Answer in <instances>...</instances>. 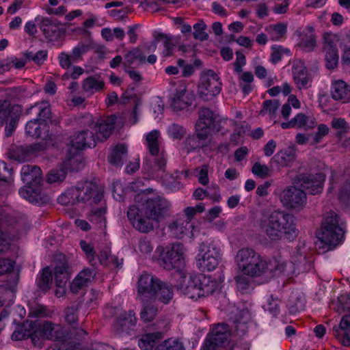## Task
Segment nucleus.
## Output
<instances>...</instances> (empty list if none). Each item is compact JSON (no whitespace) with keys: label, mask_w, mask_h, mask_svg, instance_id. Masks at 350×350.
I'll return each instance as SVG.
<instances>
[{"label":"nucleus","mask_w":350,"mask_h":350,"mask_svg":"<svg viewBox=\"0 0 350 350\" xmlns=\"http://www.w3.org/2000/svg\"><path fill=\"white\" fill-rule=\"evenodd\" d=\"M170 208V202L163 196L157 195L144 199L139 206H131L127 217L136 230L147 233L165 219Z\"/></svg>","instance_id":"obj_1"},{"label":"nucleus","mask_w":350,"mask_h":350,"mask_svg":"<svg viewBox=\"0 0 350 350\" xmlns=\"http://www.w3.org/2000/svg\"><path fill=\"white\" fill-rule=\"evenodd\" d=\"M260 228L267 237L273 241L284 237L293 239L297 237V229L293 215L280 211L266 212L260 220Z\"/></svg>","instance_id":"obj_2"},{"label":"nucleus","mask_w":350,"mask_h":350,"mask_svg":"<svg viewBox=\"0 0 350 350\" xmlns=\"http://www.w3.org/2000/svg\"><path fill=\"white\" fill-rule=\"evenodd\" d=\"M179 280L176 285L178 291L185 297L197 300L207 297L218 288L217 282L211 276L204 274H190L178 272Z\"/></svg>","instance_id":"obj_3"},{"label":"nucleus","mask_w":350,"mask_h":350,"mask_svg":"<svg viewBox=\"0 0 350 350\" xmlns=\"http://www.w3.org/2000/svg\"><path fill=\"white\" fill-rule=\"evenodd\" d=\"M345 234V223L340 219L337 213L330 211L326 215L322 223L321 232L319 239L327 245V250H332L338 245L343 239Z\"/></svg>","instance_id":"obj_4"},{"label":"nucleus","mask_w":350,"mask_h":350,"mask_svg":"<svg viewBox=\"0 0 350 350\" xmlns=\"http://www.w3.org/2000/svg\"><path fill=\"white\" fill-rule=\"evenodd\" d=\"M186 250L180 243H173L161 248L159 262L164 269L170 271L179 270L185 262Z\"/></svg>","instance_id":"obj_5"},{"label":"nucleus","mask_w":350,"mask_h":350,"mask_svg":"<svg viewBox=\"0 0 350 350\" xmlns=\"http://www.w3.org/2000/svg\"><path fill=\"white\" fill-rule=\"evenodd\" d=\"M81 123L87 125L90 131H92L96 141H104L111 135L116 124L113 116L103 117L94 121L92 115L87 114L83 117Z\"/></svg>","instance_id":"obj_6"},{"label":"nucleus","mask_w":350,"mask_h":350,"mask_svg":"<svg viewBox=\"0 0 350 350\" xmlns=\"http://www.w3.org/2000/svg\"><path fill=\"white\" fill-rule=\"evenodd\" d=\"M221 90V82L219 76L213 70L204 72L198 86L199 96L205 100H209L218 95Z\"/></svg>","instance_id":"obj_7"},{"label":"nucleus","mask_w":350,"mask_h":350,"mask_svg":"<svg viewBox=\"0 0 350 350\" xmlns=\"http://www.w3.org/2000/svg\"><path fill=\"white\" fill-rule=\"evenodd\" d=\"M198 255V267L202 271L214 270L219 264L221 255L219 246L214 242L208 245L202 243Z\"/></svg>","instance_id":"obj_8"},{"label":"nucleus","mask_w":350,"mask_h":350,"mask_svg":"<svg viewBox=\"0 0 350 350\" xmlns=\"http://www.w3.org/2000/svg\"><path fill=\"white\" fill-rule=\"evenodd\" d=\"M25 131L28 135L40 137L42 133L44 134L43 139L41 142L34 144L31 147V152H40L49 149L51 146L54 144L52 143L53 139L49 132V126L47 123L40 122L38 120H30L25 126Z\"/></svg>","instance_id":"obj_9"},{"label":"nucleus","mask_w":350,"mask_h":350,"mask_svg":"<svg viewBox=\"0 0 350 350\" xmlns=\"http://www.w3.org/2000/svg\"><path fill=\"white\" fill-rule=\"evenodd\" d=\"M74 187L72 194L77 196L78 202H87L98 204L103 197V191L94 181L85 180L78 183Z\"/></svg>","instance_id":"obj_10"},{"label":"nucleus","mask_w":350,"mask_h":350,"mask_svg":"<svg viewBox=\"0 0 350 350\" xmlns=\"http://www.w3.org/2000/svg\"><path fill=\"white\" fill-rule=\"evenodd\" d=\"M161 281L152 274L144 273L139 277L137 282V296L141 301H151L157 296V290L159 288Z\"/></svg>","instance_id":"obj_11"},{"label":"nucleus","mask_w":350,"mask_h":350,"mask_svg":"<svg viewBox=\"0 0 350 350\" xmlns=\"http://www.w3.org/2000/svg\"><path fill=\"white\" fill-rule=\"evenodd\" d=\"M280 202L284 206L295 211H300L306 204V193L295 187H288L280 195Z\"/></svg>","instance_id":"obj_12"},{"label":"nucleus","mask_w":350,"mask_h":350,"mask_svg":"<svg viewBox=\"0 0 350 350\" xmlns=\"http://www.w3.org/2000/svg\"><path fill=\"white\" fill-rule=\"evenodd\" d=\"M325 175L322 172L313 174H299L295 182L311 195L319 194L322 192Z\"/></svg>","instance_id":"obj_13"},{"label":"nucleus","mask_w":350,"mask_h":350,"mask_svg":"<svg viewBox=\"0 0 350 350\" xmlns=\"http://www.w3.org/2000/svg\"><path fill=\"white\" fill-rule=\"evenodd\" d=\"M199 117L196 124V132L199 139H205L210 135L215 121L216 116L207 108L199 111Z\"/></svg>","instance_id":"obj_14"},{"label":"nucleus","mask_w":350,"mask_h":350,"mask_svg":"<svg viewBox=\"0 0 350 350\" xmlns=\"http://www.w3.org/2000/svg\"><path fill=\"white\" fill-rule=\"evenodd\" d=\"M168 230L170 234L177 239L191 238L193 236V225L184 216H179L173 220L169 224Z\"/></svg>","instance_id":"obj_15"},{"label":"nucleus","mask_w":350,"mask_h":350,"mask_svg":"<svg viewBox=\"0 0 350 350\" xmlns=\"http://www.w3.org/2000/svg\"><path fill=\"white\" fill-rule=\"evenodd\" d=\"M113 310L115 311V314L117 315L114 323V328L116 331H124L135 325L136 317L133 310H129L128 312H123L120 308L113 309L110 308L107 309L106 313L111 314Z\"/></svg>","instance_id":"obj_16"},{"label":"nucleus","mask_w":350,"mask_h":350,"mask_svg":"<svg viewBox=\"0 0 350 350\" xmlns=\"http://www.w3.org/2000/svg\"><path fill=\"white\" fill-rule=\"evenodd\" d=\"M193 100V95L187 91L185 84H180L171 96V105L176 110H181L191 105Z\"/></svg>","instance_id":"obj_17"},{"label":"nucleus","mask_w":350,"mask_h":350,"mask_svg":"<svg viewBox=\"0 0 350 350\" xmlns=\"http://www.w3.org/2000/svg\"><path fill=\"white\" fill-rule=\"evenodd\" d=\"M35 321H27L19 326L12 334L14 340H21L30 338L35 346L40 347V338L37 339V333L35 332Z\"/></svg>","instance_id":"obj_18"},{"label":"nucleus","mask_w":350,"mask_h":350,"mask_svg":"<svg viewBox=\"0 0 350 350\" xmlns=\"http://www.w3.org/2000/svg\"><path fill=\"white\" fill-rule=\"evenodd\" d=\"M316 124V119L313 116H307L303 113H299L291 120L282 122L281 127L284 129L297 128L307 130L313 129Z\"/></svg>","instance_id":"obj_19"},{"label":"nucleus","mask_w":350,"mask_h":350,"mask_svg":"<svg viewBox=\"0 0 350 350\" xmlns=\"http://www.w3.org/2000/svg\"><path fill=\"white\" fill-rule=\"evenodd\" d=\"M70 144L76 150H84L96 145L95 137L92 131L88 128L74 135L70 140Z\"/></svg>","instance_id":"obj_20"},{"label":"nucleus","mask_w":350,"mask_h":350,"mask_svg":"<svg viewBox=\"0 0 350 350\" xmlns=\"http://www.w3.org/2000/svg\"><path fill=\"white\" fill-rule=\"evenodd\" d=\"M292 73L294 81L299 89L306 88L308 86L310 77L304 62L299 59L293 61Z\"/></svg>","instance_id":"obj_21"},{"label":"nucleus","mask_w":350,"mask_h":350,"mask_svg":"<svg viewBox=\"0 0 350 350\" xmlns=\"http://www.w3.org/2000/svg\"><path fill=\"white\" fill-rule=\"evenodd\" d=\"M333 334L342 345L350 346V314L344 315L340 323L333 327Z\"/></svg>","instance_id":"obj_22"},{"label":"nucleus","mask_w":350,"mask_h":350,"mask_svg":"<svg viewBox=\"0 0 350 350\" xmlns=\"http://www.w3.org/2000/svg\"><path fill=\"white\" fill-rule=\"evenodd\" d=\"M21 179L23 183L32 186H40L42 181V170L36 165H25L21 169Z\"/></svg>","instance_id":"obj_23"},{"label":"nucleus","mask_w":350,"mask_h":350,"mask_svg":"<svg viewBox=\"0 0 350 350\" xmlns=\"http://www.w3.org/2000/svg\"><path fill=\"white\" fill-rule=\"evenodd\" d=\"M265 277L272 278L276 274H281L286 271V260L281 256L277 255L268 260H266Z\"/></svg>","instance_id":"obj_24"},{"label":"nucleus","mask_w":350,"mask_h":350,"mask_svg":"<svg viewBox=\"0 0 350 350\" xmlns=\"http://www.w3.org/2000/svg\"><path fill=\"white\" fill-rule=\"evenodd\" d=\"M266 266V260L257 253L242 274L252 278L265 276Z\"/></svg>","instance_id":"obj_25"},{"label":"nucleus","mask_w":350,"mask_h":350,"mask_svg":"<svg viewBox=\"0 0 350 350\" xmlns=\"http://www.w3.org/2000/svg\"><path fill=\"white\" fill-rule=\"evenodd\" d=\"M94 272L89 269L80 271L70 284V291L77 293L86 287L94 279Z\"/></svg>","instance_id":"obj_26"},{"label":"nucleus","mask_w":350,"mask_h":350,"mask_svg":"<svg viewBox=\"0 0 350 350\" xmlns=\"http://www.w3.org/2000/svg\"><path fill=\"white\" fill-rule=\"evenodd\" d=\"M55 280L56 284L55 295L62 297L66 293V286L69 280L68 273L65 265L56 266L55 268Z\"/></svg>","instance_id":"obj_27"},{"label":"nucleus","mask_w":350,"mask_h":350,"mask_svg":"<svg viewBox=\"0 0 350 350\" xmlns=\"http://www.w3.org/2000/svg\"><path fill=\"white\" fill-rule=\"evenodd\" d=\"M332 98L342 103L350 102V86L342 80H336L332 82L331 88Z\"/></svg>","instance_id":"obj_28"},{"label":"nucleus","mask_w":350,"mask_h":350,"mask_svg":"<svg viewBox=\"0 0 350 350\" xmlns=\"http://www.w3.org/2000/svg\"><path fill=\"white\" fill-rule=\"evenodd\" d=\"M251 319V314L247 310H242L235 314L233 324L238 335L243 336L247 333Z\"/></svg>","instance_id":"obj_29"},{"label":"nucleus","mask_w":350,"mask_h":350,"mask_svg":"<svg viewBox=\"0 0 350 350\" xmlns=\"http://www.w3.org/2000/svg\"><path fill=\"white\" fill-rule=\"evenodd\" d=\"M299 46L305 51H311L317 46L316 36L312 27L304 28L299 35Z\"/></svg>","instance_id":"obj_30"},{"label":"nucleus","mask_w":350,"mask_h":350,"mask_svg":"<svg viewBox=\"0 0 350 350\" xmlns=\"http://www.w3.org/2000/svg\"><path fill=\"white\" fill-rule=\"evenodd\" d=\"M256 252L251 247H243L238 250L234 257V260L239 271L243 273L246 267L250 264L254 256H256Z\"/></svg>","instance_id":"obj_31"},{"label":"nucleus","mask_w":350,"mask_h":350,"mask_svg":"<svg viewBox=\"0 0 350 350\" xmlns=\"http://www.w3.org/2000/svg\"><path fill=\"white\" fill-rule=\"evenodd\" d=\"M85 165V159L83 154H67L61 166L67 173L81 170Z\"/></svg>","instance_id":"obj_32"},{"label":"nucleus","mask_w":350,"mask_h":350,"mask_svg":"<svg viewBox=\"0 0 350 350\" xmlns=\"http://www.w3.org/2000/svg\"><path fill=\"white\" fill-rule=\"evenodd\" d=\"M35 21L45 36L50 39L55 36L59 27V23L57 21L47 17L38 16L35 18Z\"/></svg>","instance_id":"obj_33"},{"label":"nucleus","mask_w":350,"mask_h":350,"mask_svg":"<svg viewBox=\"0 0 350 350\" xmlns=\"http://www.w3.org/2000/svg\"><path fill=\"white\" fill-rule=\"evenodd\" d=\"M166 165V159L163 154H148L146 157L144 167L150 172L154 173L163 170Z\"/></svg>","instance_id":"obj_34"},{"label":"nucleus","mask_w":350,"mask_h":350,"mask_svg":"<svg viewBox=\"0 0 350 350\" xmlns=\"http://www.w3.org/2000/svg\"><path fill=\"white\" fill-rule=\"evenodd\" d=\"M228 328L226 324L215 325L211 332L208 340L215 345L222 346L228 342Z\"/></svg>","instance_id":"obj_35"},{"label":"nucleus","mask_w":350,"mask_h":350,"mask_svg":"<svg viewBox=\"0 0 350 350\" xmlns=\"http://www.w3.org/2000/svg\"><path fill=\"white\" fill-rule=\"evenodd\" d=\"M323 49L338 50V46L342 49L346 42V39L343 36L331 32L325 33L323 36Z\"/></svg>","instance_id":"obj_36"},{"label":"nucleus","mask_w":350,"mask_h":350,"mask_svg":"<svg viewBox=\"0 0 350 350\" xmlns=\"http://www.w3.org/2000/svg\"><path fill=\"white\" fill-rule=\"evenodd\" d=\"M104 85L103 80L98 76L89 77L84 79L82 83L83 91L90 94H93L101 90Z\"/></svg>","instance_id":"obj_37"},{"label":"nucleus","mask_w":350,"mask_h":350,"mask_svg":"<svg viewBox=\"0 0 350 350\" xmlns=\"http://www.w3.org/2000/svg\"><path fill=\"white\" fill-rule=\"evenodd\" d=\"M35 332H38L37 339L40 338V345H42V340L45 338L48 339L56 338V336L53 335V331L57 325L50 322H45L42 326L37 322H35Z\"/></svg>","instance_id":"obj_38"},{"label":"nucleus","mask_w":350,"mask_h":350,"mask_svg":"<svg viewBox=\"0 0 350 350\" xmlns=\"http://www.w3.org/2000/svg\"><path fill=\"white\" fill-rule=\"evenodd\" d=\"M143 307L140 312L141 319L145 322L152 321L156 317L158 308L154 301H142Z\"/></svg>","instance_id":"obj_39"},{"label":"nucleus","mask_w":350,"mask_h":350,"mask_svg":"<svg viewBox=\"0 0 350 350\" xmlns=\"http://www.w3.org/2000/svg\"><path fill=\"white\" fill-rule=\"evenodd\" d=\"M173 291L170 286L165 282H161L159 288L157 290V296L154 299L156 303L157 301L163 303V304H167L173 298Z\"/></svg>","instance_id":"obj_40"},{"label":"nucleus","mask_w":350,"mask_h":350,"mask_svg":"<svg viewBox=\"0 0 350 350\" xmlns=\"http://www.w3.org/2000/svg\"><path fill=\"white\" fill-rule=\"evenodd\" d=\"M162 338L160 332L143 335L138 341V345L142 350H152L156 343Z\"/></svg>","instance_id":"obj_41"},{"label":"nucleus","mask_w":350,"mask_h":350,"mask_svg":"<svg viewBox=\"0 0 350 350\" xmlns=\"http://www.w3.org/2000/svg\"><path fill=\"white\" fill-rule=\"evenodd\" d=\"M41 192L40 186L27 185L19 190L20 196L30 202H38Z\"/></svg>","instance_id":"obj_42"},{"label":"nucleus","mask_w":350,"mask_h":350,"mask_svg":"<svg viewBox=\"0 0 350 350\" xmlns=\"http://www.w3.org/2000/svg\"><path fill=\"white\" fill-rule=\"evenodd\" d=\"M331 127L338 137L345 136L350 131V125L343 118H334L331 121Z\"/></svg>","instance_id":"obj_43"},{"label":"nucleus","mask_w":350,"mask_h":350,"mask_svg":"<svg viewBox=\"0 0 350 350\" xmlns=\"http://www.w3.org/2000/svg\"><path fill=\"white\" fill-rule=\"evenodd\" d=\"M15 298V289L8 284L0 285V306L11 305Z\"/></svg>","instance_id":"obj_44"},{"label":"nucleus","mask_w":350,"mask_h":350,"mask_svg":"<svg viewBox=\"0 0 350 350\" xmlns=\"http://www.w3.org/2000/svg\"><path fill=\"white\" fill-rule=\"evenodd\" d=\"M287 26L284 23L270 25L265 28V31L273 40H280L286 33Z\"/></svg>","instance_id":"obj_45"},{"label":"nucleus","mask_w":350,"mask_h":350,"mask_svg":"<svg viewBox=\"0 0 350 350\" xmlns=\"http://www.w3.org/2000/svg\"><path fill=\"white\" fill-rule=\"evenodd\" d=\"M279 106L280 103L277 100H267L264 102L260 114L262 116H267L270 120H274Z\"/></svg>","instance_id":"obj_46"},{"label":"nucleus","mask_w":350,"mask_h":350,"mask_svg":"<svg viewBox=\"0 0 350 350\" xmlns=\"http://www.w3.org/2000/svg\"><path fill=\"white\" fill-rule=\"evenodd\" d=\"M160 132L158 130H152L146 135V145L150 153H158L161 150L159 147Z\"/></svg>","instance_id":"obj_47"},{"label":"nucleus","mask_w":350,"mask_h":350,"mask_svg":"<svg viewBox=\"0 0 350 350\" xmlns=\"http://www.w3.org/2000/svg\"><path fill=\"white\" fill-rule=\"evenodd\" d=\"M99 261L101 264L108 265L110 263L118 267L123 262L122 258H118L116 256L111 255V251L108 248H105L100 251L98 256Z\"/></svg>","instance_id":"obj_48"},{"label":"nucleus","mask_w":350,"mask_h":350,"mask_svg":"<svg viewBox=\"0 0 350 350\" xmlns=\"http://www.w3.org/2000/svg\"><path fill=\"white\" fill-rule=\"evenodd\" d=\"M325 55V66L328 69L335 68L338 64L339 55L338 50L323 49Z\"/></svg>","instance_id":"obj_49"},{"label":"nucleus","mask_w":350,"mask_h":350,"mask_svg":"<svg viewBox=\"0 0 350 350\" xmlns=\"http://www.w3.org/2000/svg\"><path fill=\"white\" fill-rule=\"evenodd\" d=\"M154 350H184V348L178 340L170 338L157 345Z\"/></svg>","instance_id":"obj_50"},{"label":"nucleus","mask_w":350,"mask_h":350,"mask_svg":"<svg viewBox=\"0 0 350 350\" xmlns=\"http://www.w3.org/2000/svg\"><path fill=\"white\" fill-rule=\"evenodd\" d=\"M52 272L49 267L43 269L38 285L42 291H48L52 284Z\"/></svg>","instance_id":"obj_51"},{"label":"nucleus","mask_w":350,"mask_h":350,"mask_svg":"<svg viewBox=\"0 0 350 350\" xmlns=\"http://www.w3.org/2000/svg\"><path fill=\"white\" fill-rule=\"evenodd\" d=\"M66 172L61 166L59 169L51 170L47 174L46 181L49 183H56L64 181Z\"/></svg>","instance_id":"obj_52"},{"label":"nucleus","mask_w":350,"mask_h":350,"mask_svg":"<svg viewBox=\"0 0 350 350\" xmlns=\"http://www.w3.org/2000/svg\"><path fill=\"white\" fill-rule=\"evenodd\" d=\"M284 55L289 56L291 55L290 50L280 45H273L271 47V61L272 63L276 64L282 59Z\"/></svg>","instance_id":"obj_53"},{"label":"nucleus","mask_w":350,"mask_h":350,"mask_svg":"<svg viewBox=\"0 0 350 350\" xmlns=\"http://www.w3.org/2000/svg\"><path fill=\"white\" fill-rule=\"evenodd\" d=\"M334 309L338 313H342L346 311L350 312V295L344 294L340 295Z\"/></svg>","instance_id":"obj_54"},{"label":"nucleus","mask_w":350,"mask_h":350,"mask_svg":"<svg viewBox=\"0 0 350 350\" xmlns=\"http://www.w3.org/2000/svg\"><path fill=\"white\" fill-rule=\"evenodd\" d=\"M79 308V304H72L66 308L64 318L68 324L72 325L77 322Z\"/></svg>","instance_id":"obj_55"},{"label":"nucleus","mask_w":350,"mask_h":350,"mask_svg":"<svg viewBox=\"0 0 350 350\" xmlns=\"http://www.w3.org/2000/svg\"><path fill=\"white\" fill-rule=\"evenodd\" d=\"M338 200L340 203L345 206L350 204V180L345 181L340 187Z\"/></svg>","instance_id":"obj_56"},{"label":"nucleus","mask_w":350,"mask_h":350,"mask_svg":"<svg viewBox=\"0 0 350 350\" xmlns=\"http://www.w3.org/2000/svg\"><path fill=\"white\" fill-rule=\"evenodd\" d=\"M73 192L74 187H72L62 193L57 198L58 202L62 205L74 204L78 202L77 197L72 194Z\"/></svg>","instance_id":"obj_57"},{"label":"nucleus","mask_w":350,"mask_h":350,"mask_svg":"<svg viewBox=\"0 0 350 350\" xmlns=\"http://www.w3.org/2000/svg\"><path fill=\"white\" fill-rule=\"evenodd\" d=\"M73 192L74 187H72L62 193L57 198L58 202L62 205L74 204L78 202L77 197L72 194Z\"/></svg>","instance_id":"obj_58"},{"label":"nucleus","mask_w":350,"mask_h":350,"mask_svg":"<svg viewBox=\"0 0 350 350\" xmlns=\"http://www.w3.org/2000/svg\"><path fill=\"white\" fill-rule=\"evenodd\" d=\"M167 135L173 139H180L185 134V129L177 124H172L167 127Z\"/></svg>","instance_id":"obj_59"},{"label":"nucleus","mask_w":350,"mask_h":350,"mask_svg":"<svg viewBox=\"0 0 350 350\" xmlns=\"http://www.w3.org/2000/svg\"><path fill=\"white\" fill-rule=\"evenodd\" d=\"M295 154H274L271 159L273 163L278 167H284L289 165V163L294 159Z\"/></svg>","instance_id":"obj_60"},{"label":"nucleus","mask_w":350,"mask_h":350,"mask_svg":"<svg viewBox=\"0 0 350 350\" xmlns=\"http://www.w3.org/2000/svg\"><path fill=\"white\" fill-rule=\"evenodd\" d=\"M206 25L203 21H199L193 25V37L196 40H204L208 38V34L206 33L205 29Z\"/></svg>","instance_id":"obj_61"},{"label":"nucleus","mask_w":350,"mask_h":350,"mask_svg":"<svg viewBox=\"0 0 350 350\" xmlns=\"http://www.w3.org/2000/svg\"><path fill=\"white\" fill-rule=\"evenodd\" d=\"M79 245L81 250L85 253L87 259L92 263L95 260L96 254L93 245L83 240L80 241Z\"/></svg>","instance_id":"obj_62"},{"label":"nucleus","mask_w":350,"mask_h":350,"mask_svg":"<svg viewBox=\"0 0 350 350\" xmlns=\"http://www.w3.org/2000/svg\"><path fill=\"white\" fill-rule=\"evenodd\" d=\"M252 172L254 175L262 178L270 175L269 168L266 165L261 164L258 162L254 163L252 167Z\"/></svg>","instance_id":"obj_63"},{"label":"nucleus","mask_w":350,"mask_h":350,"mask_svg":"<svg viewBox=\"0 0 350 350\" xmlns=\"http://www.w3.org/2000/svg\"><path fill=\"white\" fill-rule=\"evenodd\" d=\"M153 250L150 241L146 239H142L139 241L137 251L144 256H146L151 254Z\"/></svg>","instance_id":"obj_64"}]
</instances>
